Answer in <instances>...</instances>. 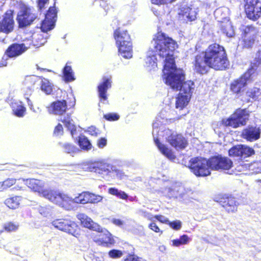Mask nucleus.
<instances>
[{"label": "nucleus", "instance_id": "obj_28", "mask_svg": "<svg viewBox=\"0 0 261 261\" xmlns=\"http://www.w3.org/2000/svg\"><path fill=\"white\" fill-rule=\"evenodd\" d=\"M221 202L222 206L228 212H234L237 210L238 204L234 197H228Z\"/></svg>", "mask_w": 261, "mask_h": 261}, {"label": "nucleus", "instance_id": "obj_55", "mask_svg": "<svg viewBox=\"0 0 261 261\" xmlns=\"http://www.w3.org/2000/svg\"><path fill=\"white\" fill-rule=\"evenodd\" d=\"M107 140L105 138H101L97 141V145L99 148H103L107 145Z\"/></svg>", "mask_w": 261, "mask_h": 261}, {"label": "nucleus", "instance_id": "obj_22", "mask_svg": "<svg viewBox=\"0 0 261 261\" xmlns=\"http://www.w3.org/2000/svg\"><path fill=\"white\" fill-rule=\"evenodd\" d=\"M209 68L211 67L206 61V58H205L203 54L196 56L194 69L197 72L200 74L206 73L208 71Z\"/></svg>", "mask_w": 261, "mask_h": 261}, {"label": "nucleus", "instance_id": "obj_33", "mask_svg": "<svg viewBox=\"0 0 261 261\" xmlns=\"http://www.w3.org/2000/svg\"><path fill=\"white\" fill-rule=\"evenodd\" d=\"M221 28L222 32L228 37H232L234 35V32L231 22L228 20L222 22Z\"/></svg>", "mask_w": 261, "mask_h": 261}, {"label": "nucleus", "instance_id": "obj_14", "mask_svg": "<svg viewBox=\"0 0 261 261\" xmlns=\"http://www.w3.org/2000/svg\"><path fill=\"white\" fill-rule=\"evenodd\" d=\"M245 9L250 19L255 20L261 16V2L259 0H245Z\"/></svg>", "mask_w": 261, "mask_h": 261}, {"label": "nucleus", "instance_id": "obj_49", "mask_svg": "<svg viewBox=\"0 0 261 261\" xmlns=\"http://www.w3.org/2000/svg\"><path fill=\"white\" fill-rule=\"evenodd\" d=\"M109 255L111 258H120L122 256L123 253L120 250L113 249L109 251Z\"/></svg>", "mask_w": 261, "mask_h": 261}, {"label": "nucleus", "instance_id": "obj_5", "mask_svg": "<svg viewBox=\"0 0 261 261\" xmlns=\"http://www.w3.org/2000/svg\"><path fill=\"white\" fill-rule=\"evenodd\" d=\"M114 36L119 54L124 58H131L133 56L132 43L127 31L119 28L115 31Z\"/></svg>", "mask_w": 261, "mask_h": 261}, {"label": "nucleus", "instance_id": "obj_30", "mask_svg": "<svg viewBox=\"0 0 261 261\" xmlns=\"http://www.w3.org/2000/svg\"><path fill=\"white\" fill-rule=\"evenodd\" d=\"M228 9L225 7L219 8L214 12V15L218 21L221 23L228 20Z\"/></svg>", "mask_w": 261, "mask_h": 261}, {"label": "nucleus", "instance_id": "obj_35", "mask_svg": "<svg viewBox=\"0 0 261 261\" xmlns=\"http://www.w3.org/2000/svg\"><path fill=\"white\" fill-rule=\"evenodd\" d=\"M90 192H83L74 197V202L77 204H86L89 202Z\"/></svg>", "mask_w": 261, "mask_h": 261}, {"label": "nucleus", "instance_id": "obj_7", "mask_svg": "<svg viewBox=\"0 0 261 261\" xmlns=\"http://www.w3.org/2000/svg\"><path fill=\"white\" fill-rule=\"evenodd\" d=\"M189 167L193 173L198 176H205L211 173L209 160L201 157L191 159Z\"/></svg>", "mask_w": 261, "mask_h": 261}, {"label": "nucleus", "instance_id": "obj_10", "mask_svg": "<svg viewBox=\"0 0 261 261\" xmlns=\"http://www.w3.org/2000/svg\"><path fill=\"white\" fill-rule=\"evenodd\" d=\"M48 200L67 210L72 208V204L75 203L74 198H72L66 194H62L54 190L51 193Z\"/></svg>", "mask_w": 261, "mask_h": 261}, {"label": "nucleus", "instance_id": "obj_19", "mask_svg": "<svg viewBox=\"0 0 261 261\" xmlns=\"http://www.w3.org/2000/svg\"><path fill=\"white\" fill-rule=\"evenodd\" d=\"M13 12L7 11L5 14L3 20L0 22V32L9 34L11 32L14 28Z\"/></svg>", "mask_w": 261, "mask_h": 261}, {"label": "nucleus", "instance_id": "obj_52", "mask_svg": "<svg viewBox=\"0 0 261 261\" xmlns=\"http://www.w3.org/2000/svg\"><path fill=\"white\" fill-rule=\"evenodd\" d=\"M106 119L109 121L117 120L119 118V116L116 113H109L104 115Z\"/></svg>", "mask_w": 261, "mask_h": 261}, {"label": "nucleus", "instance_id": "obj_34", "mask_svg": "<svg viewBox=\"0 0 261 261\" xmlns=\"http://www.w3.org/2000/svg\"><path fill=\"white\" fill-rule=\"evenodd\" d=\"M243 36L250 37H256L258 31L252 25L243 26L242 28Z\"/></svg>", "mask_w": 261, "mask_h": 261}, {"label": "nucleus", "instance_id": "obj_15", "mask_svg": "<svg viewBox=\"0 0 261 261\" xmlns=\"http://www.w3.org/2000/svg\"><path fill=\"white\" fill-rule=\"evenodd\" d=\"M210 167L211 169L229 170L232 166V162L226 157L214 156L209 159Z\"/></svg>", "mask_w": 261, "mask_h": 261}, {"label": "nucleus", "instance_id": "obj_6", "mask_svg": "<svg viewBox=\"0 0 261 261\" xmlns=\"http://www.w3.org/2000/svg\"><path fill=\"white\" fill-rule=\"evenodd\" d=\"M19 12L17 20L20 27H24L31 24L37 18L34 9L22 2L18 3Z\"/></svg>", "mask_w": 261, "mask_h": 261}, {"label": "nucleus", "instance_id": "obj_45", "mask_svg": "<svg viewBox=\"0 0 261 261\" xmlns=\"http://www.w3.org/2000/svg\"><path fill=\"white\" fill-rule=\"evenodd\" d=\"M255 38V37L253 38L243 36L242 41L243 46L246 48L251 47L254 43Z\"/></svg>", "mask_w": 261, "mask_h": 261}, {"label": "nucleus", "instance_id": "obj_9", "mask_svg": "<svg viewBox=\"0 0 261 261\" xmlns=\"http://www.w3.org/2000/svg\"><path fill=\"white\" fill-rule=\"evenodd\" d=\"M256 76L255 68H249L240 79L231 83L230 87L231 91L235 93H240L243 88L254 80Z\"/></svg>", "mask_w": 261, "mask_h": 261}, {"label": "nucleus", "instance_id": "obj_12", "mask_svg": "<svg viewBox=\"0 0 261 261\" xmlns=\"http://www.w3.org/2000/svg\"><path fill=\"white\" fill-rule=\"evenodd\" d=\"M23 180L30 189L35 192L38 193L40 196H42L47 199H48L51 193L53 191V190L50 189H44L45 183L42 180L34 178L23 179Z\"/></svg>", "mask_w": 261, "mask_h": 261}, {"label": "nucleus", "instance_id": "obj_11", "mask_svg": "<svg viewBox=\"0 0 261 261\" xmlns=\"http://www.w3.org/2000/svg\"><path fill=\"white\" fill-rule=\"evenodd\" d=\"M163 36V37L165 38V39H167V38H169V39H170L171 40H172L175 43V44H176V46L175 47V48L177 46V44H176V43L175 41H174L171 38H170L168 36H167L164 33H162V32H158L154 37L153 39V40L151 41V46L152 47H153L152 48H151V49L153 50V51L155 53V55H152L151 56H149L148 57H146V59H145V63H146V65L149 68V69L150 70H151V69H155L156 66H157V63H156V61H157V58H156L155 57V55H158L159 58H160V60H162L163 61V63L164 64V66L165 65V58H163L162 57H161V56H160L159 55V51L157 50L156 48H155V44H154V42L157 41V40L159 39L158 37L159 36ZM164 69V68H163V69Z\"/></svg>", "mask_w": 261, "mask_h": 261}, {"label": "nucleus", "instance_id": "obj_57", "mask_svg": "<svg viewBox=\"0 0 261 261\" xmlns=\"http://www.w3.org/2000/svg\"><path fill=\"white\" fill-rule=\"evenodd\" d=\"M49 0H37V7L40 10L43 9L45 5L48 4Z\"/></svg>", "mask_w": 261, "mask_h": 261}, {"label": "nucleus", "instance_id": "obj_23", "mask_svg": "<svg viewBox=\"0 0 261 261\" xmlns=\"http://www.w3.org/2000/svg\"><path fill=\"white\" fill-rule=\"evenodd\" d=\"M111 87V79L104 77L102 79V82L98 86V92L100 101L105 103V101L107 100V96L106 92L107 90Z\"/></svg>", "mask_w": 261, "mask_h": 261}, {"label": "nucleus", "instance_id": "obj_39", "mask_svg": "<svg viewBox=\"0 0 261 261\" xmlns=\"http://www.w3.org/2000/svg\"><path fill=\"white\" fill-rule=\"evenodd\" d=\"M33 38L35 40L33 45L38 47L46 43L47 37L46 35L40 34L35 35Z\"/></svg>", "mask_w": 261, "mask_h": 261}, {"label": "nucleus", "instance_id": "obj_40", "mask_svg": "<svg viewBox=\"0 0 261 261\" xmlns=\"http://www.w3.org/2000/svg\"><path fill=\"white\" fill-rule=\"evenodd\" d=\"M108 193L111 195L116 196L117 197L123 200H126L128 198V195L127 194L116 188H109L108 189Z\"/></svg>", "mask_w": 261, "mask_h": 261}, {"label": "nucleus", "instance_id": "obj_44", "mask_svg": "<svg viewBox=\"0 0 261 261\" xmlns=\"http://www.w3.org/2000/svg\"><path fill=\"white\" fill-rule=\"evenodd\" d=\"M19 227L17 223L8 222L5 223L3 225V229L7 232H12L16 231Z\"/></svg>", "mask_w": 261, "mask_h": 261}, {"label": "nucleus", "instance_id": "obj_31", "mask_svg": "<svg viewBox=\"0 0 261 261\" xmlns=\"http://www.w3.org/2000/svg\"><path fill=\"white\" fill-rule=\"evenodd\" d=\"M22 198L20 196H14L7 198L5 204L11 209H16L19 207Z\"/></svg>", "mask_w": 261, "mask_h": 261}, {"label": "nucleus", "instance_id": "obj_26", "mask_svg": "<svg viewBox=\"0 0 261 261\" xmlns=\"http://www.w3.org/2000/svg\"><path fill=\"white\" fill-rule=\"evenodd\" d=\"M11 107L13 114L17 117H22L24 115L26 109L21 101L13 100L11 103Z\"/></svg>", "mask_w": 261, "mask_h": 261}, {"label": "nucleus", "instance_id": "obj_32", "mask_svg": "<svg viewBox=\"0 0 261 261\" xmlns=\"http://www.w3.org/2000/svg\"><path fill=\"white\" fill-rule=\"evenodd\" d=\"M40 78L36 76H27L24 81L26 86H28V91L27 93L25 94V96L31 95L34 90L33 86L38 81Z\"/></svg>", "mask_w": 261, "mask_h": 261}, {"label": "nucleus", "instance_id": "obj_2", "mask_svg": "<svg viewBox=\"0 0 261 261\" xmlns=\"http://www.w3.org/2000/svg\"><path fill=\"white\" fill-rule=\"evenodd\" d=\"M163 121L156 117L152 124V135L154 143L160 151L169 160L173 161L175 156L173 151L167 145L159 142L161 137H164L166 141L176 149H184L187 144L185 138L181 135L169 129H164Z\"/></svg>", "mask_w": 261, "mask_h": 261}, {"label": "nucleus", "instance_id": "obj_13", "mask_svg": "<svg viewBox=\"0 0 261 261\" xmlns=\"http://www.w3.org/2000/svg\"><path fill=\"white\" fill-rule=\"evenodd\" d=\"M52 225L56 228L75 236L77 225L73 221L68 219H57L51 222Z\"/></svg>", "mask_w": 261, "mask_h": 261}, {"label": "nucleus", "instance_id": "obj_59", "mask_svg": "<svg viewBox=\"0 0 261 261\" xmlns=\"http://www.w3.org/2000/svg\"><path fill=\"white\" fill-rule=\"evenodd\" d=\"M155 218L159 221L163 223H167L169 222L168 219L165 216L162 215H156Z\"/></svg>", "mask_w": 261, "mask_h": 261}, {"label": "nucleus", "instance_id": "obj_48", "mask_svg": "<svg viewBox=\"0 0 261 261\" xmlns=\"http://www.w3.org/2000/svg\"><path fill=\"white\" fill-rule=\"evenodd\" d=\"M90 198H89V203H97L102 201L103 199L102 196L99 195H96L92 193H90Z\"/></svg>", "mask_w": 261, "mask_h": 261}, {"label": "nucleus", "instance_id": "obj_50", "mask_svg": "<svg viewBox=\"0 0 261 261\" xmlns=\"http://www.w3.org/2000/svg\"><path fill=\"white\" fill-rule=\"evenodd\" d=\"M16 181V179L15 178H7L5 181H3L5 190L11 186L14 185Z\"/></svg>", "mask_w": 261, "mask_h": 261}, {"label": "nucleus", "instance_id": "obj_1", "mask_svg": "<svg viewBox=\"0 0 261 261\" xmlns=\"http://www.w3.org/2000/svg\"><path fill=\"white\" fill-rule=\"evenodd\" d=\"M154 42L155 48L160 56L165 58L164 69L163 70V79L165 83L175 90H180L176 97V108L182 110L188 104L194 88V82L185 80V74L182 70L175 67L173 51L176 46L175 43L171 39H165L159 36Z\"/></svg>", "mask_w": 261, "mask_h": 261}, {"label": "nucleus", "instance_id": "obj_56", "mask_svg": "<svg viewBox=\"0 0 261 261\" xmlns=\"http://www.w3.org/2000/svg\"><path fill=\"white\" fill-rule=\"evenodd\" d=\"M111 222L113 224L119 227H122L124 224V222L123 220L117 218H112L111 219Z\"/></svg>", "mask_w": 261, "mask_h": 261}, {"label": "nucleus", "instance_id": "obj_38", "mask_svg": "<svg viewBox=\"0 0 261 261\" xmlns=\"http://www.w3.org/2000/svg\"><path fill=\"white\" fill-rule=\"evenodd\" d=\"M79 145L80 147L85 150H89L92 148V144L88 138L84 136L79 137Z\"/></svg>", "mask_w": 261, "mask_h": 261}, {"label": "nucleus", "instance_id": "obj_60", "mask_svg": "<svg viewBox=\"0 0 261 261\" xmlns=\"http://www.w3.org/2000/svg\"><path fill=\"white\" fill-rule=\"evenodd\" d=\"M149 227L156 232H159L160 231V229L154 222L150 224Z\"/></svg>", "mask_w": 261, "mask_h": 261}, {"label": "nucleus", "instance_id": "obj_20", "mask_svg": "<svg viewBox=\"0 0 261 261\" xmlns=\"http://www.w3.org/2000/svg\"><path fill=\"white\" fill-rule=\"evenodd\" d=\"M30 47V44L27 43H14L7 48L5 54L8 57L15 58L21 55Z\"/></svg>", "mask_w": 261, "mask_h": 261}, {"label": "nucleus", "instance_id": "obj_64", "mask_svg": "<svg viewBox=\"0 0 261 261\" xmlns=\"http://www.w3.org/2000/svg\"><path fill=\"white\" fill-rule=\"evenodd\" d=\"M133 260V255L129 256L128 258H126L124 261H132Z\"/></svg>", "mask_w": 261, "mask_h": 261}, {"label": "nucleus", "instance_id": "obj_36", "mask_svg": "<svg viewBox=\"0 0 261 261\" xmlns=\"http://www.w3.org/2000/svg\"><path fill=\"white\" fill-rule=\"evenodd\" d=\"M63 72L64 79L65 82H71L75 80L72 69L71 66L68 65L67 64L64 68Z\"/></svg>", "mask_w": 261, "mask_h": 261}, {"label": "nucleus", "instance_id": "obj_46", "mask_svg": "<svg viewBox=\"0 0 261 261\" xmlns=\"http://www.w3.org/2000/svg\"><path fill=\"white\" fill-rule=\"evenodd\" d=\"M261 64V50H259L255 55V58L253 62H251V67L254 68L255 71L257 67Z\"/></svg>", "mask_w": 261, "mask_h": 261}, {"label": "nucleus", "instance_id": "obj_16", "mask_svg": "<svg viewBox=\"0 0 261 261\" xmlns=\"http://www.w3.org/2000/svg\"><path fill=\"white\" fill-rule=\"evenodd\" d=\"M57 11L55 6L49 8L41 24V29L42 32H47L54 28L57 20Z\"/></svg>", "mask_w": 261, "mask_h": 261}, {"label": "nucleus", "instance_id": "obj_17", "mask_svg": "<svg viewBox=\"0 0 261 261\" xmlns=\"http://www.w3.org/2000/svg\"><path fill=\"white\" fill-rule=\"evenodd\" d=\"M254 154L253 148L244 145H238L233 146L229 150V155L245 159Z\"/></svg>", "mask_w": 261, "mask_h": 261}, {"label": "nucleus", "instance_id": "obj_53", "mask_svg": "<svg viewBox=\"0 0 261 261\" xmlns=\"http://www.w3.org/2000/svg\"><path fill=\"white\" fill-rule=\"evenodd\" d=\"M169 224L172 228L175 230H179L181 227V222L179 220L169 222Z\"/></svg>", "mask_w": 261, "mask_h": 261}, {"label": "nucleus", "instance_id": "obj_58", "mask_svg": "<svg viewBox=\"0 0 261 261\" xmlns=\"http://www.w3.org/2000/svg\"><path fill=\"white\" fill-rule=\"evenodd\" d=\"M25 98L27 100V103H28V106L29 107L31 111H32L34 113H38V111H39V112L40 111L39 108H38L37 109H35L34 108L33 103H32V101L30 100V99L28 98V97H25Z\"/></svg>", "mask_w": 261, "mask_h": 261}, {"label": "nucleus", "instance_id": "obj_8", "mask_svg": "<svg viewBox=\"0 0 261 261\" xmlns=\"http://www.w3.org/2000/svg\"><path fill=\"white\" fill-rule=\"evenodd\" d=\"M248 111L245 109L237 110L228 118L222 120L223 124L226 126L237 128L246 124L248 119Z\"/></svg>", "mask_w": 261, "mask_h": 261}, {"label": "nucleus", "instance_id": "obj_4", "mask_svg": "<svg viewBox=\"0 0 261 261\" xmlns=\"http://www.w3.org/2000/svg\"><path fill=\"white\" fill-rule=\"evenodd\" d=\"M86 166V165H85ZM84 168L90 172H94L106 176L108 179L122 178L123 173L118 170L116 166L105 162L91 163L87 165Z\"/></svg>", "mask_w": 261, "mask_h": 261}, {"label": "nucleus", "instance_id": "obj_47", "mask_svg": "<svg viewBox=\"0 0 261 261\" xmlns=\"http://www.w3.org/2000/svg\"><path fill=\"white\" fill-rule=\"evenodd\" d=\"M259 94H260L259 89L257 88L249 89L246 92V95L252 99L258 98Z\"/></svg>", "mask_w": 261, "mask_h": 261}, {"label": "nucleus", "instance_id": "obj_54", "mask_svg": "<svg viewBox=\"0 0 261 261\" xmlns=\"http://www.w3.org/2000/svg\"><path fill=\"white\" fill-rule=\"evenodd\" d=\"M63 128L61 124H58L54 130V134L56 136H60L63 134Z\"/></svg>", "mask_w": 261, "mask_h": 261}, {"label": "nucleus", "instance_id": "obj_42", "mask_svg": "<svg viewBox=\"0 0 261 261\" xmlns=\"http://www.w3.org/2000/svg\"><path fill=\"white\" fill-rule=\"evenodd\" d=\"M62 147L65 152L70 154L71 155H73L79 151L76 147L69 143L64 144Z\"/></svg>", "mask_w": 261, "mask_h": 261}, {"label": "nucleus", "instance_id": "obj_41", "mask_svg": "<svg viewBox=\"0 0 261 261\" xmlns=\"http://www.w3.org/2000/svg\"><path fill=\"white\" fill-rule=\"evenodd\" d=\"M39 213L44 217H49L53 214V209L51 206H39L38 208Z\"/></svg>", "mask_w": 261, "mask_h": 261}, {"label": "nucleus", "instance_id": "obj_24", "mask_svg": "<svg viewBox=\"0 0 261 261\" xmlns=\"http://www.w3.org/2000/svg\"><path fill=\"white\" fill-rule=\"evenodd\" d=\"M93 240L98 245L106 247H109L114 243L112 234L107 230L103 233H100L98 237H94Z\"/></svg>", "mask_w": 261, "mask_h": 261}, {"label": "nucleus", "instance_id": "obj_61", "mask_svg": "<svg viewBox=\"0 0 261 261\" xmlns=\"http://www.w3.org/2000/svg\"><path fill=\"white\" fill-rule=\"evenodd\" d=\"M100 5L103 8V9L106 10V11H107L109 10V6L106 3V2H105L104 0H100Z\"/></svg>", "mask_w": 261, "mask_h": 261}, {"label": "nucleus", "instance_id": "obj_3", "mask_svg": "<svg viewBox=\"0 0 261 261\" xmlns=\"http://www.w3.org/2000/svg\"><path fill=\"white\" fill-rule=\"evenodd\" d=\"M211 68L215 70H223L229 65L224 48L218 44L210 45L203 53Z\"/></svg>", "mask_w": 261, "mask_h": 261}, {"label": "nucleus", "instance_id": "obj_37", "mask_svg": "<svg viewBox=\"0 0 261 261\" xmlns=\"http://www.w3.org/2000/svg\"><path fill=\"white\" fill-rule=\"evenodd\" d=\"M41 89L46 94H50L53 91V84L46 79H41Z\"/></svg>", "mask_w": 261, "mask_h": 261}, {"label": "nucleus", "instance_id": "obj_18", "mask_svg": "<svg viewBox=\"0 0 261 261\" xmlns=\"http://www.w3.org/2000/svg\"><path fill=\"white\" fill-rule=\"evenodd\" d=\"M261 129L259 127L249 125L244 128L241 133V137L249 142H253L260 137Z\"/></svg>", "mask_w": 261, "mask_h": 261}, {"label": "nucleus", "instance_id": "obj_29", "mask_svg": "<svg viewBox=\"0 0 261 261\" xmlns=\"http://www.w3.org/2000/svg\"><path fill=\"white\" fill-rule=\"evenodd\" d=\"M197 9L194 8H184L182 10V15L184 18L188 21H192L196 18Z\"/></svg>", "mask_w": 261, "mask_h": 261}, {"label": "nucleus", "instance_id": "obj_27", "mask_svg": "<svg viewBox=\"0 0 261 261\" xmlns=\"http://www.w3.org/2000/svg\"><path fill=\"white\" fill-rule=\"evenodd\" d=\"M60 121H62L65 126L70 130L72 137L76 135V126L74 124L73 120L71 118L69 115L64 116L61 117Z\"/></svg>", "mask_w": 261, "mask_h": 261}, {"label": "nucleus", "instance_id": "obj_25", "mask_svg": "<svg viewBox=\"0 0 261 261\" xmlns=\"http://www.w3.org/2000/svg\"><path fill=\"white\" fill-rule=\"evenodd\" d=\"M66 109V101L65 100H59L53 102L50 106L48 108V111L50 114L62 115L65 112Z\"/></svg>", "mask_w": 261, "mask_h": 261}, {"label": "nucleus", "instance_id": "obj_62", "mask_svg": "<svg viewBox=\"0 0 261 261\" xmlns=\"http://www.w3.org/2000/svg\"><path fill=\"white\" fill-rule=\"evenodd\" d=\"M168 190H169V193L168 194V196H169V197H177L178 194L174 193V192L172 190L169 189Z\"/></svg>", "mask_w": 261, "mask_h": 261}, {"label": "nucleus", "instance_id": "obj_43", "mask_svg": "<svg viewBox=\"0 0 261 261\" xmlns=\"http://www.w3.org/2000/svg\"><path fill=\"white\" fill-rule=\"evenodd\" d=\"M189 241V238L186 234L181 236L179 239H175L172 241L173 246L178 247L181 245L187 244Z\"/></svg>", "mask_w": 261, "mask_h": 261}, {"label": "nucleus", "instance_id": "obj_21", "mask_svg": "<svg viewBox=\"0 0 261 261\" xmlns=\"http://www.w3.org/2000/svg\"><path fill=\"white\" fill-rule=\"evenodd\" d=\"M76 217L84 227L98 232L102 231V229L100 226L93 222L86 215L80 213L77 215Z\"/></svg>", "mask_w": 261, "mask_h": 261}, {"label": "nucleus", "instance_id": "obj_63", "mask_svg": "<svg viewBox=\"0 0 261 261\" xmlns=\"http://www.w3.org/2000/svg\"><path fill=\"white\" fill-rule=\"evenodd\" d=\"M132 261H146V260L145 259H143L142 258L139 257L137 256L133 255Z\"/></svg>", "mask_w": 261, "mask_h": 261}, {"label": "nucleus", "instance_id": "obj_51", "mask_svg": "<svg viewBox=\"0 0 261 261\" xmlns=\"http://www.w3.org/2000/svg\"><path fill=\"white\" fill-rule=\"evenodd\" d=\"M87 132L89 135L95 137L97 136L100 134L99 130L93 126L88 127Z\"/></svg>", "mask_w": 261, "mask_h": 261}]
</instances>
